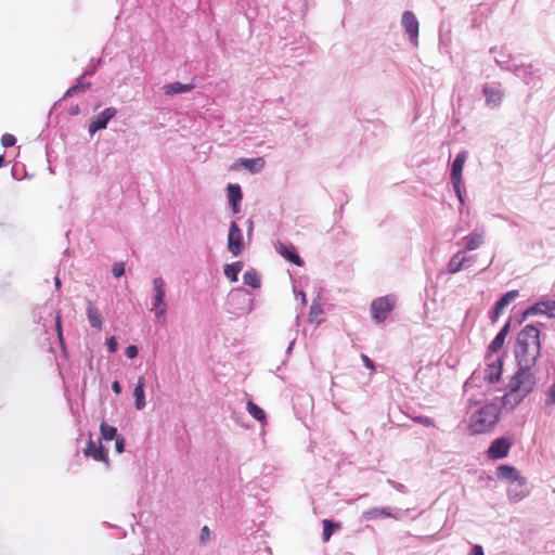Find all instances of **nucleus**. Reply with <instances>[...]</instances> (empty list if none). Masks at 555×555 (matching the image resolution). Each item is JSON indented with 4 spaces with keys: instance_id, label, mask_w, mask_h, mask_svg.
Returning a JSON list of instances; mask_svg holds the SVG:
<instances>
[{
    "instance_id": "29",
    "label": "nucleus",
    "mask_w": 555,
    "mask_h": 555,
    "mask_svg": "<svg viewBox=\"0 0 555 555\" xmlns=\"http://www.w3.org/2000/svg\"><path fill=\"white\" fill-rule=\"evenodd\" d=\"M243 269L242 261H235L223 267L224 275L231 281L236 282L238 280V274Z\"/></svg>"
},
{
    "instance_id": "51",
    "label": "nucleus",
    "mask_w": 555,
    "mask_h": 555,
    "mask_svg": "<svg viewBox=\"0 0 555 555\" xmlns=\"http://www.w3.org/2000/svg\"><path fill=\"white\" fill-rule=\"evenodd\" d=\"M246 227H247V236L250 240V237L253 235V232H254V221H253V219L249 218V219L246 220Z\"/></svg>"
},
{
    "instance_id": "23",
    "label": "nucleus",
    "mask_w": 555,
    "mask_h": 555,
    "mask_svg": "<svg viewBox=\"0 0 555 555\" xmlns=\"http://www.w3.org/2000/svg\"><path fill=\"white\" fill-rule=\"evenodd\" d=\"M467 156H468L467 151H461L456 154V156L452 163V166H451V173H450L451 180L462 179V171H463L464 164L467 159Z\"/></svg>"
},
{
    "instance_id": "30",
    "label": "nucleus",
    "mask_w": 555,
    "mask_h": 555,
    "mask_svg": "<svg viewBox=\"0 0 555 555\" xmlns=\"http://www.w3.org/2000/svg\"><path fill=\"white\" fill-rule=\"evenodd\" d=\"M229 203H241L243 198L242 189L238 184L230 183L227 186Z\"/></svg>"
},
{
    "instance_id": "31",
    "label": "nucleus",
    "mask_w": 555,
    "mask_h": 555,
    "mask_svg": "<svg viewBox=\"0 0 555 555\" xmlns=\"http://www.w3.org/2000/svg\"><path fill=\"white\" fill-rule=\"evenodd\" d=\"M243 281L245 285H248L253 288H259L261 285L260 276L254 269L248 270L244 273Z\"/></svg>"
},
{
    "instance_id": "50",
    "label": "nucleus",
    "mask_w": 555,
    "mask_h": 555,
    "mask_svg": "<svg viewBox=\"0 0 555 555\" xmlns=\"http://www.w3.org/2000/svg\"><path fill=\"white\" fill-rule=\"evenodd\" d=\"M416 422H418L420 424H422L424 426H433L434 425V421L428 416H420L416 418Z\"/></svg>"
},
{
    "instance_id": "60",
    "label": "nucleus",
    "mask_w": 555,
    "mask_h": 555,
    "mask_svg": "<svg viewBox=\"0 0 555 555\" xmlns=\"http://www.w3.org/2000/svg\"><path fill=\"white\" fill-rule=\"evenodd\" d=\"M5 164L4 156L0 155V168L3 167Z\"/></svg>"
},
{
    "instance_id": "25",
    "label": "nucleus",
    "mask_w": 555,
    "mask_h": 555,
    "mask_svg": "<svg viewBox=\"0 0 555 555\" xmlns=\"http://www.w3.org/2000/svg\"><path fill=\"white\" fill-rule=\"evenodd\" d=\"M87 318L92 328L98 331L102 328V315L98 308L91 302V300H87Z\"/></svg>"
},
{
    "instance_id": "40",
    "label": "nucleus",
    "mask_w": 555,
    "mask_h": 555,
    "mask_svg": "<svg viewBox=\"0 0 555 555\" xmlns=\"http://www.w3.org/2000/svg\"><path fill=\"white\" fill-rule=\"evenodd\" d=\"M112 273L115 278H120L125 273V263L122 261L114 263Z\"/></svg>"
},
{
    "instance_id": "33",
    "label": "nucleus",
    "mask_w": 555,
    "mask_h": 555,
    "mask_svg": "<svg viewBox=\"0 0 555 555\" xmlns=\"http://www.w3.org/2000/svg\"><path fill=\"white\" fill-rule=\"evenodd\" d=\"M101 438L105 441H111L118 437L117 428L106 423H102L100 426Z\"/></svg>"
},
{
    "instance_id": "34",
    "label": "nucleus",
    "mask_w": 555,
    "mask_h": 555,
    "mask_svg": "<svg viewBox=\"0 0 555 555\" xmlns=\"http://www.w3.org/2000/svg\"><path fill=\"white\" fill-rule=\"evenodd\" d=\"M246 409H247L248 413L255 420H257L259 422H264L266 421V413H264V411L261 408H259L256 403H254L253 401H248L247 402Z\"/></svg>"
},
{
    "instance_id": "22",
    "label": "nucleus",
    "mask_w": 555,
    "mask_h": 555,
    "mask_svg": "<svg viewBox=\"0 0 555 555\" xmlns=\"http://www.w3.org/2000/svg\"><path fill=\"white\" fill-rule=\"evenodd\" d=\"M483 230H475L468 235L464 236L462 238V241L465 242V248L463 251H473L479 248L483 244Z\"/></svg>"
},
{
    "instance_id": "7",
    "label": "nucleus",
    "mask_w": 555,
    "mask_h": 555,
    "mask_svg": "<svg viewBox=\"0 0 555 555\" xmlns=\"http://www.w3.org/2000/svg\"><path fill=\"white\" fill-rule=\"evenodd\" d=\"M228 251L233 257H238L245 249L243 230L236 220H232L229 225V233L227 240Z\"/></svg>"
},
{
    "instance_id": "58",
    "label": "nucleus",
    "mask_w": 555,
    "mask_h": 555,
    "mask_svg": "<svg viewBox=\"0 0 555 555\" xmlns=\"http://www.w3.org/2000/svg\"><path fill=\"white\" fill-rule=\"evenodd\" d=\"M495 63L500 66H503V64L505 63L503 60L499 59V57H495Z\"/></svg>"
},
{
    "instance_id": "1",
    "label": "nucleus",
    "mask_w": 555,
    "mask_h": 555,
    "mask_svg": "<svg viewBox=\"0 0 555 555\" xmlns=\"http://www.w3.org/2000/svg\"><path fill=\"white\" fill-rule=\"evenodd\" d=\"M469 413L468 428L472 434L480 435L492 430L499 422L501 403L495 397L491 401L470 398L467 400Z\"/></svg>"
},
{
    "instance_id": "27",
    "label": "nucleus",
    "mask_w": 555,
    "mask_h": 555,
    "mask_svg": "<svg viewBox=\"0 0 555 555\" xmlns=\"http://www.w3.org/2000/svg\"><path fill=\"white\" fill-rule=\"evenodd\" d=\"M238 165L243 166L250 173H258L264 167V160L261 157L257 158H240Z\"/></svg>"
},
{
    "instance_id": "9",
    "label": "nucleus",
    "mask_w": 555,
    "mask_h": 555,
    "mask_svg": "<svg viewBox=\"0 0 555 555\" xmlns=\"http://www.w3.org/2000/svg\"><path fill=\"white\" fill-rule=\"evenodd\" d=\"M401 26L406 34L409 41L417 47L418 46V33L420 23L416 15L412 11H404L401 16Z\"/></svg>"
},
{
    "instance_id": "61",
    "label": "nucleus",
    "mask_w": 555,
    "mask_h": 555,
    "mask_svg": "<svg viewBox=\"0 0 555 555\" xmlns=\"http://www.w3.org/2000/svg\"><path fill=\"white\" fill-rule=\"evenodd\" d=\"M294 344H295V340H293V341L289 344V346H288V348H287V351H286L287 353H291V351H292V349H293Z\"/></svg>"
},
{
    "instance_id": "26",
    "label": "nucleus",
    "mask_w": 555,
    "mask_h": 555,
    "mask_svg": "<svg viewBox=\"0 0 555 555\" xmlns=\"http://www.w3.org/2000/svg\"><path fill=\"white\" fill-rule=\"evenodd\" d=\"M278 250L285 259H287L292 263L297 264V266L302 264L304 261L293 245H286V244L279 243Z\"/></svg>"
},
{
    "instance_id": "3",
    "label": "nucleus",
    "mask_w": 555,
    "mask_h": 555,
    "mask_svg": "<svg viewBox=\"0 0 555 555\" xmlns=\"http://www.w3.org/2000/svg\"><path fill=\"white\" fill-rule=\"evenodd\" d=\"M535 378L533 373L516 372L508 383V391L499 398L501 409H515L534 388Z\"/></svg>"
},
{
    "instance_id": "12",
    "label": "nucleus",
    "mask_w": 555,
    "mask_h": 555,
    "mask_svg": "<svg viewBox=\"0 0 555 555\" xmlns=\"http://www.w3.org/2000/svg\"><path fill=\"white\" fill-rule=\"evenodd\" d=\"M512 72L516 77L520 78L526 85L535 87L539 82V76L533 70L532 65L519 64L509 65L505 67Z\"/></svg>"
},
{
    "instance_id": "10",
    "label": "nucleus",
    "mask_w": 555,
    "mask_h": 555,
    "mask_svg": "<svg viewBox=\"0 0 555 555\" xmlns=\"http://www.w3.org/2000/svg\"><path fill=\"white\" fill-rule=\"evenodd\" d=\"M406 511L392 508L389 506L372 507L363 512L362 518L366 520H375L379 518L401 519Z\"/></svg>"
},
{
    "instance_id": "59",
    "label": "nucleus",
    "mask_w": 555,
    "mask_h": 555,
    "mask_svg": "<svg viewBox=\"0 0 555 555\" xmlns=\"http://www.w3.org/2000/svg\"><path fill=\"white\" fill-rule=\"evenodd\" d=\"M78 112H79V107L76 106L75 108H72L70 114L76 115V114H78Z\"/></svg>"
},
{
    "instance_id": "53",
    "label": "nucleus",
    "mask_w": 555,
    "mask_h": 555,
    "mask_svg": "<svg viewBox=\"0 0 555 555\" xmlns=\"http://www.w3.org/2000/svg\"><path fill=\"white\" fill-rule=\"evenodd\" d=\"M529 317H531V314H527V309L524 310L518 317H517V323L518 324H521L522 322H525Z\"/></svg>"
},
{
    "instance_id": "39",
    "label": "nucleus",
    "mask_w": 555,
    "mask_h": 555,
    "mask_svg": "<svg viewBox=\"0 0 555 555\" xmlns=\"http://www.w3.org/2000/svg\"><path fill=\"white\" fill-rule=\"evenodd\" d=\"M16 143V138L13 134L5 133L1 138V144L3 147H12Z\"/></svg>"
},
{
    "instance_id": "8",
    "label": "nucleus",
    "mask_w": 555,
    "mask_h": 555,
    "mask_svg": "<svg viewBox=\"0 0 555 555\" xmlns=\"http://www.w3.org/2000/svg\"><path fill=\"white\" fill-rule=\"evenodd\" d=\"M153 310L158 321L164 320L167 313V306L165 302V281L163 278L157 276L153 279Z\"/></svg>"
},
{
    "instance_id": "16",
    "label": "nucleus",
    "mask_w": 555,
    "mask_h": 555,
    "mask_svg": "<svg viewBox=\"0 0 555 555\" xmlns=\"http://www.w3.org/2000/svg\"><path fill=\"white\" fill-rule=\"evenodd\" d=\"M511 325H512V319L509 318L504 323V325L501 327V330L495 335L493 340L490 343V345L488 347V352H487V356H486V360H490V358L493 357V353L499 352L503 348L505 339H506V337H507V335L509 333Z\"/></svg>"
},
{
    "instance_id": "18",
    "label": "nucleus",
    "mask_w": 555,
    "mask_h": 555,
    "mask_svg": "<svg viewBox=\"0 0 555 555\" xmlns=\"http://www.w3.org/2000/svg\"><path fill=\"white\" fill-rule=\"evenodd\" d=\"M529 494V491L526 487V478L524 480H517L511 483L507 488L508 499L513 502H519L525 499Z\"/></svg>"
},
{
    "instance_id": "62",
    "label": "nucleus",
    "mask_w": 555,
    "mask_h": 555,
    "mask_svg": "<svg viewBox=\"0 0 555 555\" xmlns=\"http://www.w3.org/2000/svg\"><path fill=\"white\" fill-rule=\"evenodd\" d=\"M55 286L57 288L61 286V281H60V279L57 276L55 278Z\"/></svg>"
},
{
    "instance_id": "56",
    "label": "nucleus",
    "mask_w": 555,
    "mask_h": 555,
    "mask_svg": "<svg viewBox=\"0 0 555 555\" xmlns=\"http://www.w3.org/2000/svg\"><path fill=\"white\" fill-rule=\"evenodd\" d=\"M75 93H78V91H76V88H74L73 86L70 88L67 89V91L65 92L64 94V99L66 98H70L73 96Z\"/></svg>"
},
{
    "instance_id": "54",
    "label": "nucleus",
    "mask_w": 555,
    "mask_h": 555,
    "mask_svg": "<svg viewBox=\"0 0 555 555\" xmlns=\"http://www.w3.org/2000/svg\"><path fill=\"white\" fill-rule=\"evenodd\" d=\"M112 390L116 393V395H120L121 393V386L119 384L118 380H114L112 383Z\"/></svg>"
},
{
    "instance_id": "38",
    "label": "nucleus",
    "mask_w": 555,
    "mask_h": 555,
    "mask_svg": "<svg viewBox=\"0 0 555 555\" xmlns=\"http://www.w3.org/2000/svg\"><path fill=\"white\" fill-rule=\"evenodd\" d=\"M73 87L76 88V91L83 92L90 89L91 83L89 81H85V75H81L77 78V82Z\"/></svg>"
},
{
    "instance_id": "49",
    "label": "nucleus",
    "mask_w": 555,
    "mask_h": 555,
    "mask_svg": "<svg viewBox=\"0 0 555 555\" xmlns=\"http://www.w3.org/2000/svg\"><path fill=\"white\" fill-rule=\"evenodd\" d=\"M294 293H295V297L297 300H300L302 307H305L307 305V298H306V294L304 291H297L295 287H294Z\"/></svg>"
},
{
    "instance_id": "6",
    "label": "nucleus",
    "mask_w": 555,
    "mask_h": 555,
    "mask_svg": "<svg viewBox=\"0 0 555 555\" xmlns=\"http://www.w3.org/2000/svg\"><path fill=\"white\" fill-rule=\"evenodd\" d=\"M396 306V297L386 295L374 299L371 304V315L375 323L384 322Z\"/></svg>"
},
{
    "instance_id": "15",
    "label": "nucleus",
    "mask_w": 555,
    "mask_h": 555,
    "mask_svg": "<svg viewBox=\"0 0 555 555\" xmlns=\"http://www.w3.org/2000/svg\"><path fill=\"white\" fill-rule=\"evenodd\" d=\"M519 296V292L516 289L509 291L505 293L493 306V308L489 311V319L492 323H495L501 317L503 310L517 297Z\"/></svg>"
},
{
    "instance_id": "43",
    "label": "nucleus",
    "mask_w": 555,
    "mask_h": 555,
    "mask_svg": "<svg viewBox=\"0 0 555 555\" xmlns=\"http://www.w3.org/2000/svg\"><path fill=\"white\" fill-rule=\"evenodd\" d=\"M210 540V529L208 528V526H204L202 529H201V533H199V541L202 543H206Z\"/></svg>"
},
{
    "instance_id": "17",
    "label": "nucleus",
    "mask_w": 555,
    "mask_h": 555,
    "mask_svg": "<svg viewBox=\"0 0 555 555\" xmlns=\"http://www.w3.org/2000/svg\"><path fill=\"white\" fill-rule=\"evenodd\" d=\"M474 263V257L466 256L465 253L457 251L451 257L448 263V272L451 274L460 272L464 268H468Z\"/></svg>"
},
{
    "instance_id": "45",
    "label": "nucleus",
    "mask_w": 555,
    "mask_h": 555,
    "mask_svg": "<svg viewBox=\"0 0 555 555\" xmlns=\"http://www.w3.org/2000/svg\"><path fill=\"white\" fill-rule=\"evenodd\" d=\"M125 444L126 441L124 437L118 436L117 438H115V450L117 453H122L125 451Z\"/></svg>"
},
{
    "instance_id": "21",
    "label": "nucleus",
    "mask_w": 555,
    "mask_h": 555,
    "mask_svg": "<svg viewBox=\"0 0 555 555\" xmlns=\"http://www.w3.org/2000/svg\"><path fill=\"white\" fill-rule=\"evenodd\" d=\"M85 455L92 457L98 462H104L108 464L107 451L104 450L101 446H98L92 439H89L88 441Z\"/></svg>"
},
{
    "instance_id": "37",
    "label": "nucleus",
    "mask_w": 555,
    "mask_h": 555,
    "mask_svg": "<svg viewBox=\"0 0 555 555\" xmlns=\"http://www.w3.org/2000/svg\"><path fill=\"white\" fill-rule=\"evenodd\" d=\"M451 183H452L453 190H454L456 197L459 198L461 205H464L465 198L463 195V179L451 180Z\"/></svg>"
},
{
    "instance_id": "14",
    "label": "nucleus",
    "mask_w": 555,
    "mask_h": 555,
    "mask_svg": "<svg viewBox=\"0 0 555 555\" xmlns=\"http://www.w3.org/2000/svg\"><path fill=\"white\" fill-rule=\"evenodd\" d=\"M116 114L117 109L115 107H107L102 111L98 116L91 119L88 127L89 133L93 135L96 131L105 129L108 121L114 118Z\"/></svg>"
},
{
    "instance_id": "4",
    "label": "nucleus",
    "mask_w": 555,
    "mask_h": 555,
    "mask_svg": "<svg viewBox=\"0 0 555 555\" xmlns=\"http://www.w3.org/2000/svg\"><path fill=\"white\" fill-rule=\"evenodd\" d=\"M503 359L501 356H495L486 360V366L479 367L473 372L472 376L465 383V386L477 385L476 382L483 379L488 384H495L500 380L502 375Z\"/></svg>"
},
{
    "instance_id": "13",
    "label": "nucleus",
    "mask_w": 555,
    "mask_h": 555,
    "mask_svg": "<svg viewBox=\"0 0 555 555\" xmlns=\"http://www.w3.org/2000/svg\"><path fill=\"white\" fill-rule=\"evenodd\" d=\"M482 93L486 98V106L489 108L499 107L504 98V91L499 83L483 85Z\"/></svg>"
},
{
    "instance_id": "11",
    "label": "nucleus",
    "mask_w": 555,
    "mask_h": 555,
    "mask_svg": "<svg viewBox=\"0 0 555 555\" xmlns=\"http://www.w3.org/2000/svg\"><path fill=\"white\" fill-rule=\"evenodd\" d=\"M513 446L512 439L507 437H500L494 439L487 451V456L490 460H501L508 455Z\"/></svg>"
},
{
    "instance_id": "41",
    "label": "nucleus",
    "mask_w": 555,
    "mask_h": 555,
    "mask_svg": "<svg viewBox=\"0 0 555 555\" xmlns=\"http://www.w3.org/2000/svg\"><path fill=\"white\" fill-rule=\"evenodd\" d=\"M106 347L109 353H115L117 351L118 344L115 336H111L106 339Z\"/></svg>"
},
{
    "instance_id": "42",
    "label": "nucleus",
    "mask_w": 555,
    "mask_h": 555,
    "mask_svg": "<svg viewBox=\"0 0 555 555\" xmlns=\"http://www.w3.org/2000/svg\"><path fill=\"white\" fill-rule=\"evenodd\" d=\"M138 347L135 345H129L126 349H125V356L128 358V359H134L137 356H138Z\"/></svg>"
},
{
    "instance_id": "32",
    "label": "nucleus",
    "mask_w": 555,
    "mask_h": 555,
    "mask_svg": "<svg viewBox=\"0 0 555 555\" xmlns=\"http://www.w3.org/2000/svg\"><path fill=\"white\" fill-rule=\"evenodd\" d=\"M323 313L322 306L320 304V296H318L315 299H313L312 305L310 307L309 311V322L310 323H320L318 320L319 315Z\"/></svg>"
},
{
    "instance_id": "35",
    "label": "nucleus",
    "mask_w": 555,
    "mask_h": 555,
    "mask_svg": "<svg viewBox=\"0 0 555 555\" xmlns=\"http://www.w3.org/2000/svg\"><path fill=\"white\" fill-rule=\"evenodd\" d=\"M338 527H339L338 524H336L330 519H324L323 520V541L327 542L331 539V537L333 535L335 529Z\"/></svg>"
},
{
    "instance_id": "44",
    "label": "nucleus",
    "mask_w": 555,
    "mask_h": 555,
    "mask_svg": "<svg viewBox=\"0 0 555 555\" xmlns=\"http://www.w3.org/2000/svg\"><path fill=\"white\" fill-rule=\"evenodd\" d=\"M54 322H55V330L57 333V337H59L60 341L63 343L62 323H61V317L59 313H56V315L54 318Z\"/></svg>"
},
{
    "instance_id": "48",
    "label": "nucleus",
    "mask_w": 555,
    "mask_h": 555,
    "mask_svg": "<svg viewBox=\"0 0 555 555\" xmlns=\"http://www.w3.org/2000/svg\"><path fill=\"white\" fill-rule=\"evenodd\" d=\"M387 482L392 487L395 488L397 491L399 492H402V493H405L406 492V487L403 485V483H400V482H396L391 479H388Z\"/></svg>"
},
{
    "instance_id": "55",
    "label": "nucleus",
    "mask_w": 555,
    "mask_h": 555,
    "mask_svg": "<svg viewBox=\"0 0 555 555\" xmlns=\"http://www.w3.org/2000/svg\"><path fill=\"white\" fill-rule=\"evenodd\" d=\"M229 205L233 214H238L241 211V203H229Z\"/></svg>"
},
{
    "instance_id": "19",
    "label": "nucleus",
    "mask_w": 555,
    "mask_h": 555,
    "mask_svg": "<svg viewBox=\"0 0 555 555\" xmlns=\"http://www.w3.org/2000/svg\"><path fill=\"white\" fill-rule=\"evenodd\" d=\"M543 409L545 414L555 416V375L544 391Z\"/></svg>"
},
{
    "instance_id": "36",
    "label": "nucleus",
    "mask_w": 555,
    "mask_h": 555,
    "mask_svg": "<svg viewBox=\"0 0 555 555\" xmlns=\"http://www.w3.org/2000/svg\"><path fill=\"white\" fill-rule=\"evenodd\" d=\"M547 310V306L544 305V301L535 302L534 305L527 308V314L531 315H545V311Z\"/></svg>"
},
{
    "instance_id": "20",
    "label": "nucleus",
    "mask_w": 555,
    "mask_h": 555,
    "mask_svg": "<svg viewBox=\"0 0 555 555\" xmlns=\"http://www.w3.org/2000/svg\"><path fill=\"white\" fill-rule=\"evenodd\" d=\"M496 476L501 480L508 481L509 485L517 480H524V476L514 466L505 464L496 467Z\"/></svg>"
},
{
    "instance_id": "5",
    "label": "nucleus",
    "mask_w": 555,
    "mask_h": 555,
    "mask_svg": "<svg viewBox=\"0 0 555 555\" xmlns=\"http://www.w3.org/2000/svg\"><path fill=\"white\" fill-rule=\"evenodd\" d=\"M227 305L229 312L233 314H245L251 311L253 298L251 294L245 288H235L228 295Z\"/></svg>"
},
{
    "instance_id": "47",
    "label": "nucleus",
    "mask_w": 555,
    "mask_h": 555,
    "mask_svg": "<svg viewBox=\"0 0 555 555\" xmlns=\"http://www.w3.org/2000/svg\"><path fill=\"white\" fill-rule=\"evenodd\" d=\"M361 360L366 369H369L371 371L375 370L374 362L366 354L362 353Z\"/></svg>"
},
{
    "instance_id": "2",
    "label": "nucleus",
    "mask_w": 555,
    "mask_h": 555,
    "mask_svg": "<svg viewBox=\"0 0 555 555\" xmlns=\"http://www.w3.org/2000/svg\"><path fill=\"white\" fill-rule=\"evenodd\" d=\"M514 353L519 373H532L541 354L540 330L533 324H527L518 334L514 345Z\"/></svg>"
},
{
    "instance_id": "46",
    "label": "nucleus",
    "mask_w": 555,
    "mask_h": 555,
    "mask_svg": "<svg viewBox=\"0 0 555 555\" xmlns=\"http://www.w3.org/2000/svg\"><path fill=\"white\" fill-rule=\"evenodd\" d=\"M544 305L547 306V310L545 311V315H547L550 318H554L555 317V300L544 301Z\"/></svg>"
},
{
    "instance_id": "57",
    "label": "nucleus",
    "mask_w": 555,
    "mask_h": 555,
    "mask_svg": "<svg viewBox=\"0 0 555 555\" xmlns=\"http://www.w3.org/2000/svg\"><path fill=\"white\" fill-rule=\"evenodd\" d=\"M95 73V67L92 66L91 68L87 69L82 75H85V77L87 75H93Z\"/></svg>"
},
{
    "instance_id": "28",
    "label": "nucleus",
    "mask_w": 555,
    "mask_h": 555,
    "mask_svg": "<svg viewBox=\"0 0 555 555\" xmlns=\"http://www.w3.org/2000/svg\"><path fill=\"white\" fill-rule=\"evenodd\" d=\"M194 88L192 83H181L179 81L168 83L164 86V93L166 95H175L179 93H185Z\"/></svg>"
},
{
    "instance_id": "52",
    "label": "nucleus",
    "mask_w": 555,
    "mask_h": 555,
    "mask_svg": "<svg viewBox=\"0 0 555 555\" xmlns=\"http://www.w3.org/2000/svg\"><path fill=\"white\" fill-rule=\"evenodd\" d=\"M469 555H485L483 548L481 545H474Z\"/></svg>"
},
{
    "instance_id": "24",
    "label": "nucleus",
    "mask_w": 555,
    "mask_h": 555,
    "mask_svg": "<svg viewBox=\"0 0 555 555\" xmlns=\"http://www.w3.org/2000/svg\"><path fill=\"white\" fill-rule=\"evenodd\" d=\"M144 387L145 378L140 376L133 389L134 405L139 411L143 410L146 405Z\"/></svg>"
}]
</instances>
